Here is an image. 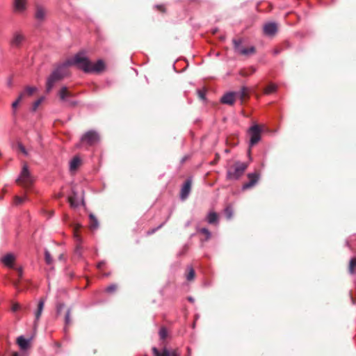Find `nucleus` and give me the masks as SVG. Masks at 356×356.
Instances as JSON below:
<instances>
[{"mask_svg":"<svg viewBox=\"0 0 356 356\" xmlns=\"http://www.w3.org/2000/svg\"><path fill=\"white\" fill-rule=\"evenodd\" d=\"M277 24L275 22H269L264 24L263 27L264 33L268 36L275 35L277 31Z\"/></svg>","mask_w":356,"mask_h":356,"instance_id":"obj_12","label":"nucleus"},{"mask_svg":"<svg viewBox=\"0 0 356 356\" xmlns=\"http://www.w3.org/2000/svg\"><path fill=\"white\" fill-rule=\"evenodd\" d=\"M197 95H198V97L200 99H202V100H204L205 99L206 91L204 90H199L197 91Z\"/></svg>","mask_w":356,"mask_h":356,"instance_id":"obj_41","label":"nucleus"},{"mask_svg":"<svg viewBox=\"0 0 356 356\" xmlns=\"http://www.w3.org/2000/svg\"><path fill=\"white\" fill-rule=\"evenodd\" d=\"M25 97V92H21L19 95L18 98L15 100V102H18V104L19 102Z\"/></svg>","mask_w":356,"mask_h":356,"instance_id":"obj_46","label":"nucleus"},{"mask_svg":"<svg viewBox=\"0 0 356 356\" xmlns=\"http://www.w3.org/2000/svg\"><path fill=\"white\" fill-rule=\"evenodd\" d=\"M104 264H105L104 261H100L97 264V268L101 269L104 266Z\"/></svg>","mask_w":356,"mask_h":356,"instance_id":"obj_50","label":"nucleus"},{"mask_svg":"<svg viewBox=\"0 0 356 356\" xmlns=\"http://www.w3.org/2000/svg\"><path fill=\"white\" fill-rule=\"evenodd\" d=\"M152 350L154 356H180L177 349L170 351L166 348H163L161 351H159L156 347H153Z\"/></svg>","mask_w":356,"mask_h":356,"instance_id":"obj_9","label":"nucleus"},{"mask_svg":"<svg viewBox=\"0 0 356 356\" xmlns=\"http://www.w3.org/2000/svg\"><path fill=\"white\" fill-rule=\"evenodd\" d=\"M155 8L161 13H165V8L163 5H157L155 6Z\"/></svg>","mask_w":356,"mask_h":356,"instance_id":"obj_45","label":"nucleus"},{"mask_svg":"<svg viewBox=\"0 0 356 356\" xmlns=\"http://www.w3.org/2000/svg\"><path fill=\"white\" fill-rule=\"evenodd\" d=\"M277 87L275 84L270 83L264 89V93L269 95L270 93L275 92L277 90Z\"/></svg>","mask_w":356,"mask_h":356,"instance_id":"obj_28","label":"nucleus"},{"mask_svg":"<svg viewBox=\"0 0 356 356\" xmlns=\"http://www.w3.org/2000/svg\"><path fill=\"white\" fill-rule=\"evenodd\" d=\"M20 279L19 278L18 280H16V281H13L12 283L14 285V286L17 289H19V280Z\"/></svg>","mask_w":356,"mask_h":356,"instance_id":"obj_49","label":"nucleus"},{"mask_svg":"<svg viewBox=\"0 0 356 356\" xmlns=\"http://www.w3.org/2000/svg\"><path fill=\"white\" fill-rule=\"evenodd\" d=\"M44 259H45V262L47 264H48V265L52 264L53 259H52L50 252L48 250H45V252H44Z\"/></svg>","mask_w":356,"mask_h":356,"instance_id":"obj_34","label":"nucleus"},{"mask_svg":"<svg viewBox=\"0 0 356 356\" xmlns=\"http://www.w3.org/2000/svg\"><path fill=\"white\" fill-rule=\"evenodd\" d=\"M16 270L17 272V275H18L19 278L21 279L22 277V275H23L22 268H16Z\"/></svg>","mask_w":356,"mask_h":356,"instance_id":"obj_48","label":"nucleus"},{"mask_svg":"<svg viewBox=\"0 0 356 356\" xmlns=\"http://www.w3.org/2000/svg\"><path fill=\"white\" fill-rule=\"evenodd\" d=\"M192 186V181L191 179H187L183 184L180 191V198L181 200H185L189 195Z\"/></svg>","mask_w":356,"mask_h":356,"instance_id":"obj_11","label":"nucleus"},{"mask_svg":"<svg viewBox=\"0 0 356 356\" xmlns=\"http://www.w3.org/2000/svg\"><path fill=\"white\" fill-rule=\"evenodd\" d=\"M199 232L204 234L206 237V240H209L211 237V232L207 228H201Z\"/></svg>","mask_w":356,"mask_h":356,"instance_id":"obj_36","label":"nucleus"},{"mask_svg":"<svg viewBox=\"0 0 356 356\" xmlns=\"http://www.w3.org/2000/svg\"><path fill=\"white\" fill-rule=\"evenodd\" d=\"M118 284H111V285L108 286L106 288L105 291L108 293H115L118 290Z\"/></svg>","mask_w":356,"mask_h":356,"instance_id":"obj_33","label":"nucleus"},{"mask_svg":"<svg viewBox=\"0 0 356 356\" xmlns=\"http://www.w3.org/2000/svg\"><path fill=\"white\" fill-rule=\"evenodd\" d=\"M1 260L5 266L9 268H13L15 257L14 254L9 253L4 255Z\"/></svg>","mask_w":356,"mask_h":356,"instance_id":"obj_17","label":"nucleus"},{"mask_svg":"<svg viewBox=\"0 0 356 356\" xmlns=\"http://www.w3.org/2000/svg\"><path fill=\"white\" fill-rule=\"evenodd\" d=\"M249 163L241 162L239 161H235L231 165L227 171V179L228 180H237L245 172L248 168Z\"/></svg>","mask_w":356,"mask_h":356,"instance_id":"obj_1","label":"nucleus"},{"mask_svg":"<svg viewBox=\"0 0 356 356\" xmlns=\"http://www.w3.org/2000/svg\"><path fill=\"white\" fill-rule=\"evenodd\" d=\"M247 177L248 181L243 184L242 186V189L243 191L250 189L254 186L259 179L260 174L258 172H254L252 173H248Z\"/></svg>","mask_w":356,"mask_h":356,"instance_id":"obj_7","label":"nucleus"},{"mask_svg":"<svg viewBox=\"0 0 356 356\" xmlns=\"http://www.w3.org/2000/svg\"><path fill=\"white\" fill-rule=\"evenodd\" d=\"M74 253L78 257H81L82 254V246L80 244H78L75 248Z\"/></svg>","mask_w":356,"mask_h":356,"instance_id":"obj_40","label":"nucleus"},{"mask_svg":"<svg viewBox=\"0 0 356 356\" xmlns=\"http://www.w3.org/2000/svg\"><path fill=\"white\" fill-rule=\"evenodd\" d=\"M72 193H73V195L70 196L68 197V202L70 204V206L72 207H76L78 206V203L76 200V197L77 194L74 190L72 191Z\"/></svg>","mask_w":356,"mask_h":356,"instance_id":"obj_27","label":"nucleus"},{"mask_svg":"<svg viewBox=\"0 0 356 356\" xmlns=\"http://www.w3.org/2000/svg\"><path fill=\"white\" fill-rule=\"evenodd\" d=\"M234 51L241 56L248 58L254 55L257 52L254 46H245L243 44V40L242 38H234L232 40Z\"/></svg>","mask_w":356,"mask_h":356,"instance_id":"obj_2","label":"nucleus"},{"mask_svg":"<svg viewBox=\"0 0 356 356\" xmlns=\"http://www.w3.org/2000/svg\"><path fill=\"white\" fill-rule=\"evenodd\" d=\"M80 227L81 226L77 225L74 228V236L76 238L77 241H79V243L81 242V238L79 234V229H80Z\"/></svg>","mask_w":356,"mask_h":356,"instance_id":"obj_35","label":"nucleus"},{"mask_svg":"<svg viewBox=\"0 0 356 356\" xmlns=\"http://www.w3.org/2000/svg\"><path fill=\"white\" fill-rule=\"evenodd\" d=\"M16 182L19 185H20L26 188H29L33 184V178L31 175V173L29 170V168H28V166L26 164H24L23 165L20 175L18 177V179L16 180Z\"/></svg>","mask_w":356,"mask_h":356,"instance_id":"obj_5","label":"nucleus"},{"mask_svg":"<svg viewBox=\"0 0 356 356\" xmlns=\"http://www.w3.org/2000/svg\"><path fill=\"white\" fill-rule=\"evenodd\" d=\"M90 229L92 231L99 227V222L97 218L93 214H90Z\"/></svg>","mask_w":356,"mask_h":356,"instance_id":"obj_23","label":"nucleus"},{"mask_svg":"<svg viewBox=\"0 0 356 356\" xmlns=\"http://www.w3.org/2000/svg\"><path fill=\"white\" fill-rule=\"evenodd\" d=\"M168 332L165 327H162L159 331V336L161 339H165L167 337Z\"/></svg>","mask_w":356,"mask_h":356,"instance_id":"obj_38","label":"nucleus"},{"mask_svg":"<svg viewBox=\"0 0 356 356\" xmlns=\"http://www.w3.org/2000/svg\"><path fill=\"white\" fill-rule=\"evenodd\" d=\"M67 104V106H71V107H74L76 106L77 103L74 101H69V100H67L65 101Z\"/></svg>","mask_w":356,"mask_h":356,"instance_id":"obj_47","label":"nucleus"},{"mask_svg":"<svg viewBox=\"0 0 356 356\" xmlns=\"http://www.w3.org/2000/svg\"><path fill=\"white\" fill-rule=\"evenodd\" d=\"M218 216L216 212H210L207 216V221L210 224H215L218 222Z\"/></svg>","mask_w":356,"mask_h":356,"instance_id":"obj_24","label":"nucleus"},{"mask_svg":"<svg viewBox=\"0 0 356 356\" xmlns=\"http://www.w3.org/2000/svg\"><path fill=\"white\" fill-rule=\"evenodd\" d=\"M37 91V88L27 86L25 88V90L22 92H25V97H30L33 95V94Z\"/></svg>","mask_w":356,"mask_h":356,"instance_id":"obj_30","label":"nucleus"},{"mask_svg":"<svg viewBox=\"0 0 356 356\" xmlns=\"http://www.w3.org/2000/svg\"><path fill=\"white\" fill-rule=\"evenodd\" d=\"M236 98L240 99L241 103L247 101L250 97V90L247 87H242L241 90L236 92Z\"/></svg>","mask_w":356,"mask_h":356,"instance_id":"obj_16","label":"nucleus"},{"mask_svg":"<svg viewBox=\"0 0 356 356\" xmlns=\"http://www.w3.org/2000/svg\"><path fill=\"white\" fill-rule=\"evenodd\" d=\"M188 273L186 274V280L188 281H193L195 277V270L194 269L192 268V267H188Z\"/></svg>","mask_w":356,"mask_h":356,"instance_id":"obj_31","label":"nucleus"},{"mask_svg":"<svg viewBox=\"0 0 356 356\" xmlns=\"http://www.w3.org/2000/svg\"><path fill=\"white\" fill-rule=\"evenodd\" d=\"M59 260H63L64 259V255L63 254H60L58 257Z\"/></svg>","mask_w":356,"mask_h":356,"instance_id":"obj_52","label":"nucleus"},{"mask_svg":"<svg viewBox=\"0 0 356 356\" xmlns=\"http://www.w3.org/2000/svg\"><path fill=\"white\" fill-rule=\"evenodd\" d=\"M69 63L85 72H90L91 70V62L82 54H77L71 60H69Z\"/></svg>","mask_w":356,"mask_h":356,"instance_id":"obj_3","label":"nucleus"},{"mask_svg":"<svg viewBox=\"0 0 356 356\" xmlns=\"http://www.w3.org/2000/svg\"><path fill=\"white\" fill-rule=\"evenodd\" d=\"M236 93L233 92H227L220 99V102L222 104L232 106L236 100Z\"/></svg>","mask_w":356,"mask_h":356,"instance_id":"obj_14","label":"nucleus"},{"mask_svg":"<svg viewBox=\"0 0 356 356\" xmlns=\"http://www.w3.org/2000/svg\"><path fill=\"white\" fill-rule=\"evenodd\" d=\"M65 307V304L64 303H58L57 305H56V310H57V313L58 314H60L62 311V309L64 308Z\"/></svg>","mask_w":356,"mask_h":356,"instance_id":"obj_43","label":"nucleus"},{"mask_svg":"<svg viewBox=\"0 0 356 356\" xmlns=\"http://www.w3.org/2000/svg\"><path fill=\"white\" fill-rule=\"evenodd\" d=\"M18 102H14L13 104H12V108H13L14 110V113L15 112V110L17 108V106H18Z\"/></svg>","mask_w":356,"mask_h":356,"instance_id":"obj_51","label":"nucleus"},{"mask_svg":"<svg viewBox=\"0 0 356 356\" xmlns=\"http://www.w3.org/2000/svg\"><path fill=\"white\" fill-rule=\"evenodd\" d=\"M280 52V49H275V50L274 51V54H275V55L278 54Z\"/></svg>","mask_w":356,"mask_h":356,"instance_id":"obj_54","label":"nucleus"},{"mask_svg":"<svg viewBox=\"0 0 356 356\" xmlns=\"http://www.w3.org/2000/svg\"><path fill=\"white\" fill-rule=\"evenodd\" d=\"M66 74L63 68L60 67L55 70L48 77L47 81L46 90L49 92L54 86L55 83L62 80Z\"/></svg>","mask_w":356,"mask_h":356,"instance_id":"obj_4","label":"nucleus"},{"mask_svg":"<svg viewBox=\"0 0 356 356\" xmlns=\"http://www.w3.org/2000/svg\"><path fill=\"white\" fill-rule=\"evenodd\" d=\"M26 200V197L15 196L14 198V203L15 205L22 204Z\"/></svg>","mask_w":356,"mask_h":356,"instance_id":"obj_37","label":"nucleus"},{"mask_svg":"<svg viewBox=\"0 0 356 356\" xmlns=\"http://www.w3.org/2000/svg\"><path fill=\"white\" fill-rule=\"evenodd\" d=\"M24 40V36L20 33H15L10 40V44L14 47H19Z\"/></svg>","mask_w":356,"mask_h":356,"instance_id":"obj_15","label":"nucleus"},{"mask_svg":"<svg viewBox=\"0 0 356 356\" xmlns=\"http://www.w3.org/2000/svg\"><path fill=\"white\" fill-rule=\"evenodd\" d=\"M17 343L22 350H27L30 347V340L26 339L23 336L17 339Z\"/></svg>","mask_w":356,"mask_h":356,"instance_id":"obj_19","label":"nucleus"},{"mask_svg":"<svg viewBox=\"0 0 356 356\" xmlns=\"http://www.w3.org/2000/svg\"><path fill=\"white\" fill-rule=\"evenodd\" d=\"M17 147L19 150L21 151L24 154H28L27 151L26 150L24 146L22 143H18Z\"/></svg>","mask_w":356,"mask_h":356,"instance_id":"obj_42","label":"nucleus"},{"mask_svg":"<svg viewBox=\"0 0 356 356\" xmlns=\"http://www.w3.org/2000/svg\"><path fill=\"white\" fill-rule=\"evenodd\" d=\"M356 270V257L352 258L349 262L348 271L350 274H354Z\"/></svg>","mask_w":356,"mask_h":356,"instance_id":"obj_26","label":"nucleus"},{"mask_svg":"<svg viewBox=\"0 0 356 356\" xmlns=\"http://www.w3.org/2000/svg\"><path fill=\"white\" fill-rule=\"evenodd\" d=\"M59 97L62 101H67L68 97L73 96L72 93L68 90L66 87H63L59 91Z\"/></svg>","mask_w":356,"mask_h":356,"instance_id":"obj_21","label":"nucleus"},{"mask_svg":"<svg viewBox=\"0 0 356 356\" xmlns=\"http://www.w3.org/2000/svg\"><path fill=\"white\" fill-rule=\"evenodd\" d=\"M20 308H21L20 305L19 303H17V302H15V303L13 304L12 311L13 312H16V311L19 310Z\"/></svg>","mask_w":356,"mask_h":356,"instance_id":"obj_44","label":"nucleus"},{"mask_svg":"<svg viewBox=\"0 0 356 356\" xmlns=\"http://www.w3.org/2000/svg\"><path fill=\"white\" fill-rule=\"evenodd\" d=\"M256 71L255 68L253 67H250L248 69H243L240 71V74L243 76H249Z\"/></svg>","mask_w":356,"mask_h":356,"instance_id":"obj_25","label":"nucleus"},{"mask_svg":"<svg viewBox=\"0 0 356 356\" xmlns=\"http://www.w3.org/2000/svg\"><path fill=\"white\" fill-rule=\"evenodd\" d=\"M13 8L15 13H23L27 8V0H13Z\"/></svg>","mask_w":356,"mask_h":356,"instance_id":"obj_10","label":"nucleus"},{"mask_svg":"<svg viewBox=\"0 0 356 356\" xmlns=\"http://www.w3.org/2000/svg\"><path fill=\"white\" fill-rule=\"evenodd\" d=\"M61 196H62V195H61V194H58V197H60Z\"/></svg>","mask_w":356,"mask_h":356,"instance_id":"obj_57","label":"nucleus"},{"mask_svg":"<svg viewBox=\"0 0 356 356\" xmlns=\"http://www.w3.org/2000/svg\"><path fill=\"white\" fill-rule=\"evenodd\" d=\"M43 100H44V97H42L39 98L38 100H36L33 104V111H36L37 108H38V106L40 105V104L42 102Z\"/></svg>","mask_w":356,"mask_h":356,"instance_id":"obj_39","label":"nucleus"},{"mask_svg":"<svg viewBox=\"0 0 356 356\" xmlns=\"http://www.w3.org/2000/svg\"><path fill=\"white\" fill-rule=\"evenodd\" d=\"M44 302H45V300L44 298H41L38 302V308L35 312V325L36 324V322L40 319V318L42 315V311L44 309Z\"/></svg>","mask_w":356,"mask_h":356,"instance_id":"obj_18","label":"nucleus"},{"mask_svg":"<svg viewBox=\"0 0 356 356\" xmlns=\"http://www.w3.org/2000/svg\"><path fill=\"white\" fill-rule=\"evenodd\" d=\"M104 275L105 276H108V275H109V273H106V274L105 273V274H104Z\"/></svg>","mask_w":356,"mask_h":356,"instance_id":"obj_56","label":"nucleus"},{"mask_svg":"<svg viewBox=\"0 0 356 356\" xmlns=\"http://www.w3.org/2000/svg\"><path fill=\"white\" fill-rule=\"evenodd\" d=\"M99 140V136L97 132L94 131H89L86 132L81 138V143H86L89 145L95 144Z\"/></svg>","mask_w":356,"mask_h":356,"instance_id":"obj_8","label":"nucleus"},{"mask_svg":"<svg viewBox=\"0 0 356 356\" xmlns=\"http://www.w3.org/2000/svg\"><path fill=\"white\" fill-rule=\"evenodd\" d=\"M72 320L71 318V309H68L66 312L65 316V328L67 326H70L72 324Z\"/></svg>","mask_w":356,"mask_h":356,"instance_id":"obj_29","label":"nucleus"},{"mask_svg":"<svg viewBox=\"0 0 356 356\" xmlns=\"http://www.w3.org/2000/svg\"><path fill=\"white\" fill-rule=\"evenodd\" d=\"M47 10L41 6H37L35 8V19L39 22L42 23L43 22L47 16Z\"/></svg>","mask_w":356,"mask_h":356,"instance_id":"obj_13","label":"nucleus"},{"mask_svg":"<svg viewBox=\"0 0 356 356\" xmlns=\"http://www.w3.org/2000/svg\"><path fill=\"white\" fill-rule=\"evenodd\" d=\"M224 211H225V215L227 219V220L232 219V218L233 216V209H232V207L230 205H228L225 209Z\"/></svg>","mask_w":356,"mask_h":356,"instance_id":"obj_32","label":"nucleus"},{"mask_svg":"<svg viewBox=\"0 0 356 356\" xmlns=\"http://www.w3.org/2000/svg\"><path fill=\"white\" fill-rule=\"evenodd\" d=\"M81 163V159L78 156H75L72 159L70 163V171H76Z\"/></svg>","mask_w":356,"mask_h":356,"instance_id":"obj_22","label":"nucleus"},{"mask_svg":"<svg viewBox=\"0 0 356 356\" xmlns=\"http://www.w3.org/2000/svg\"><path fill=\"white\" fill-rule=\"evenodd\" d=\"M261 129L259 125L255 124L251 127L248 130V134L250 136V147L248 149V154L250 155L251 147L256 145L261 138Z\"/></svg>","mask_w":356,"mask_h":356,"instance_id":"obj_6","label":"nucleus"},{"mask_svg":"<svg viewBox=\"0 0 356 356\" xmlns=\"http://www.w3.org/2000/svg\"><path fill=\"white\" fill-rule=\"evenodd\" d=\"M105 67L104 63L102 60H99L96 63H91V70L90 72H99L104 70Z\"/></svg>","mask_w":356,"mask_h":356,"instance_id":"obj_20","label":"nucleus"},{"mask_svg":"<svg viewBox=\"0 0 356 356\" xmlns=\"http://www.w3.org/2000/svg\"><path fill=\"white\" fill-rule=\"evenodd\" d=\"M188 300L190 302H194V301H195L194 298H192V297H189V298H188Z\"/></svg>","mask_w":356,"mask_h":356,"instance_id":"obj_53","label":"nucleus"},{"mask_svg":"<svg viewBox=\"0 0 356 356\" xmlns=\"http://www.w3.org/2000/svg\"><path fill=\"white\" fill-rule=\"evenodd\" d=\"M12 356H19V353H17V352H15L13 353V355Z\"/></svg>","mask_w":356,"mask_h":356,"instance_id":"obj_55","label":"nucleus"}]
</instances>
